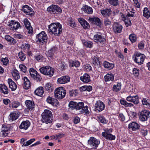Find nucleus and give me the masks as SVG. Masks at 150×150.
<instances>
[{"mask_svg":"<svg viewBox=\"0 0 150 150\" xmlns=\"http://www.w3.org/2000/svg\"><path fill=\"white\" fill-rule=\"evenodd\" d=\"M52 120V112L48 110H45L42 114L41 121L43 123L47 124L51 123Z\"/></svg>","mask_w":150,"mask_h":150,"instance_id":"obj_1","label":"nucleus"},{"mask_svg":"<svg viewBox=\"0 0 150 150\" xmlns=\"http://www.w3.org/2000/svg\"><path fill=\"white\" fill-rule=\"evenodd\" d=\"M54 94L55 97L58 99H62L65 96L66 91L63 87H59L55 90Z\"/></svg>","mask_w":150,"mask_h":150,"instance_id":"obj_2","label":"nucleus"},{"mask_svg":"<svg viewBox=\"0 0 150 150\" xmlns=\"http://www.w3.org/2000/svg\"><path fill=\"white\" fill-rule=\"evenodd\" d=\"M146 56L143 54L137 53L134 55L133 58L134 61L139 65L143 64Z\"/></svg>","mask_w":150,"mask_h":150,"instance_id":"obj_3","label":"nucleus"},{"mask_svg":"<svg viewBox=\"0 0 150 150\" xmlns=\"http://www.w3.org/2000/svg\"><path fill=\"white\" fill-rule=\"evenodd\" d=\"M40 72L46 75L52 76L54 74V71L52 68L50 66L42 67L39 69Z\"/></svg>","mask_w":150,"mask_h":150,"instance_id":"obj_4","label":"nucleus"},{"mask_svg":"<svg viewBox=\"0 0 150 150\" xmlns=\"http://www.w3.org/2000/svg\"><path fill=\"white\" fill-rule=\"evenodd\" d=\"M75 109L76 110H81L80 111L81 113H85V114L88 115L90 113L89 111L88 110V107L85 106L84 107V103L82 102L76 103Z\"/></svg>","mask_w":150,"mask_h":150,"instance_id":"obj_5","label":"nucleus"},{"mask_svg":"<svg viewBox=\"0 0 150 150\" xmlns=\"http://www.w3.org/2000/svg\"><path fill=\"white\" fill-rule=\"evenodd\" d=\"M36 38L38 39L37 41L42 44L46 42L47 38V34L44 31H42L37 35Z\"/></svg>","mask_w":150,"mask_h":150,"instance_id":"obj_6","label":"nucleus"},{"mask_svg":"<svg viewBox=\"0 0 150 150\" xmlns=\"http://www.w3.org/2000/svg\"><path fill=\"white\" fill-rule=\"evenodd\" d=\"M29 72L31 76L34 79L37 81H40L42 79L41 76L37 71L33 68H30Z\"/></svg>","mask_w":150,"mask_h":150,"instance_id":"obj_7","label":"nucleus"},{"mask_svg":"<svg viewBox=\"0 0 150 150\" xmlns=\"http://www.w3.org/2000/svg\"><path fill=\"white\" fill-rule=\"evenodd\" d=\"M89 145L94 149L98 147L100 144V141L94 137H91L88 141Z\"/></svg>","mask_w":150,"mask_h":150,"instance_id":"obj_8","label":"nucleus"},{"mask_svg":"<svg viewBox=\"0 0 150 150\" xmlns=\"http://www.w3.org/2000/svg\"><path fill=\"white\" fill-rule=\"evenodd\" d=\"M112 131V130L111 129H110L109 130L107 129L105 132L102 133V135L107 139L110 140H114L115 139V136L110 133Z\"/></svg>","mask_w":150,"mask_h":150,"instance_id":"obj_9","label":"nucleus"},{"mask_svg":"<svg viewBox=\"0 0 150 150\" xmlns=\"http://www.w3.org/2000/svg\"><path fill=\"white\" fill-rule=\"evenodd\" d=\"M8 25L11 27L10 29L12 30H16L20 27V24L18 22L12 20L8 23Z\"/></svg>","mask_w":150,"mask_h":150,"instance_id":"obj_10","label":"nucleus"},{"mask_svg":"<svg viewBox=\"0 0 150 150\" xmlns=\"http://www.w3.org/2000/svg\"><path fill=\"white\" fill-rule=\"evenodd\" d=\"M149 112L146 110L142 111L140 113L139 116L140 120L142 121H144L147 120L149 117Z\"/></svg>","mask_w":150,"mask_h":150,"instance_id":"obj_11","label":"nucleus"},{"mask_svg":"<svg viewBox=\"0 0 150 150\" xmlns=\"http://www.w3.org/2000/svg\"><path fill=\"white\" fill-rule=\"evenodd\" d=\"M88 20L92 23L99 27H101L102 24L100 20L98 17H89Z\"/></svg>","mask_w":150,"mask_h":150,"instance_id":"obj_12","label":"nucleus"},{"mask_svg":"<svg viewBox=\"0 0 150 150\" xmlns=\"http://www.w3.org/2000/svg\"><path fill=\"white\" fill-rule=\"evenodd\" d=\"M47 11L55 13L56 12L61 13L62 11L61 8L56 5H52L49 7L47 8Z\"/></svg>","mask_w":150,"mask_h":150,"instance_id":"obj_13","label":"nucleus"},{"mask_svg":"<svg viewBox=\"0 0 150 150\" xmlns=\"http://www.w3.org/2000/svg\"><path fill=\"white\" fill-rule=\"evenodd\" d=\"M24 23L25 25L28 30L29 34H32L33 33V30L30 25V23L28 19L25 18L24 20Z\"/></svg>","mask_w":150,"mask_h":150,"instance_id":"obj_14","label":"nucleus"},{"mask_svg":"<svg viewBox=\"0 0 150 150\" xmlns=\"http://www.w3.org/2000/svg\"><path fill=\"white\" fill-rule=\"evenodd\" d=\"M57 23H51L48 26L49 32L50 34H53L54 35L55 34H57V32L55 31L57 30Z\"/></svg>","mask_w":150,"mask_h":150,"instance_id":"obj_15","label":"nucleus"},{"mask_svg":"<svg viewBox=\"0 0 150 150\" xmlns=\"http://www.w3.org/2000/svg\"><path fill=\"white\" fill-rule=\"evenodd\" d=\"M26 140V139L24 138H22L21 139L20 143L22 144V147L30 145L35 140V139L33 138L25 142Z\"/></svg>","mask_w":150,"mask_h":150,"instance_id":"obj_16","label":"nucleus"},{"mask_svg":"<svg viewBox=\"0 0 150 150\" xmlns=\"http://www.w3.org/2000/svg\"><path fill=\"white\" fill-rule=\"evenodd\" d=\"M32 9L28 5L24 6L23 7L22 10L27 14L30 16H33L34 14V11H32Z\"/></svg>","mask_w":150,"mask_h":150,"instance_id":"obj_17","label":"nucleus"},{"mask_svg":"<svg viewBox=\"0 0 150 150\" xmlns=\"http://www.w3.org/2000/svg\"><path fill=\"white\" fill-rule=\"evenodd\" d=\"M93 39L96 42H99L100 43L103 42L105 41V39L103 36L101 35L100 33L94 35Z\"/></svg>","mask_w":150,"mask_h":150,"instance_id":"obj_18","label":"nucleus"},{"mask_svg":"<svg viewBox=\"0 0 150 150\" xmlns=\"http://www.w3.org/2000/svg\"><path fill=\"white\" fill-rule=\"evenodd\" d=\"M70 81V78L67 76H62L58 78L57 82L58 83L63 84L67 83Z\"/></svg>","mask_w":150,"mask_h":150,"instance_id":"obj_19","label":"nucleus"},{"mask_svg":"<svg viewBox=\"0 0 150 150\" xmlns=\"http://www.w3.org/2000/svg\"><path fill=\"white\" fill-rule=\"evenodd\" d=\"M78 21L84 29H86L89 28V24L84 19L79 18L78 19Z\"/></svg>","mask_w":150,"mask_h":150,"instance_id":"obj_20","label":"nucleus"},{"mask_svg":"<svg viewBox=\"0 0 150 150\" xmlns=\"http://www.w3.org/2000/svg\"><path fill=\"white\" fill-rule=\"evenodd\" d=\"M140 127L139 125L135 122L130 123L128 125V128L131 129L133 131H135L139 129Z\"/></svg>","mask_w":150,"mask_h":150,"instance_id":"obj_21","label":"nucleus"},{"mask_svg":"<svg viewBox=\"0 0 150 150\" xmlns=\"http://www.w3.org/2000/svg\"><path fill=\"white\" fill-rule=\"evenodd\" d=\"M122 29V26L117 23H115L113 25V30L115 33H120Z\"/></svg>","mask_w":150,"mask_h":150,"instance_id":"obj_22","label":"nucleus"},{"mask_svg":"<svg viewBox=\"0 0 150 150\" xmlns=\"http://www.w3.org/2000/svg\"><path fill=\"white\" fill-rule=\"evenodd\" d=\"M30 125V122L28 120L22 122L19 126L20 129L26 130Z\"/></svg>","mask_w":150,"mask_h":150,"instance_id":"obj_23","label":"nucleus"},{"mask_svg":"<svg viewBox=\"0 0 150 150\" xmlns=\"http://www.w3.org/2000/svg\"><path fill=\"white\" fill-rule=\"evenodd\" d=\"M46 101L47 103L53 105H56L59 103L57 99L50 96L47 97L46 99Z\"/></svg>","mask_w":150,"mask_h":150,"instance_id":"obj_24","label":"nucleus"},{"mask_svg":"<svg viewBox=\"0 0 150 150\" xmlns=\"http://www.w3.org/2000/svg\"><path fill=\"white\" fill-rule=\"evenodd\" d=\"M105 108V105L100 101H97L96 104V108L97 110L99 112L102 111Z\"/></svg>","mask_w":150,"mask_h":150,"instance_id":"obj_25","label":"nucleus"},{"mask_svg":"<svg viewBox=\"0 0 150 150\" xmlns=\"http://www.w3.org/2000/svg\"><path fill=\"white\" fill-rule=\"evenodd\" d=\"M10 130V128L9 127L7 126V125H2L1 131L2 132H4L2 134L3 136H7L8 134V132Z\"/></svg>","mask_w":150,"mask_h":150,"instance_id":"obj_26","label":"nucleus"},{"mask_svg":"<svg viewBox=\"0 0 150 150\" xmlns=\"http://www.w3.org/2000/svg\"><path fill=\"white\" fill-rule=\"evenodd\" d=\"M8 83L9 84V87L11 89L12 91H14L17 88V86L16 83L11 79H8Z\"/></svg>","mask_w":150,"mask_h":150,"instance_id":"obj_27","label":"nucleus"},{"mask_svg":"<svg viewBox=\"0 0 150 150\" xmlns=\"http://www.w3.org/2000/svg\"><path fill=\"white\" fill-rule=\"evenodd\" d=\"M0 90L1 92L4 94H7L9 92L7 87L4 84H0Z\"/></svg>","mask_w":150,"mask_h":150,"instance_id":"obj_28","label":"nucleus"},{"mask_svg":"<svg viewBox=\"0 0 150 150\" xmlns=\"http://www.w3.org/2000/svg\"><path fill=\"white\" fill-rule=\"evenodd\" d=\"M23 88L25 89H28L30 87V81L26 77H24L23 78Z\"/></svg>","mask_w":150,"mask_h":150,"instance_id":"obj_29","label":"nucleus"},{"mask_svg":"<svg viewBox=\"0 0 150 150\" xmlns=\"http://www.w3.org/2000/svg\"><path fill=\"white\" fill-rule=\"evenodd\" d=\"M80 79L82 81L85 83H87L90 81V76L87 74H85L83 76H81Z\"/></svg>","mask_w":150,"mask_h":150,"instance_id":"obj_30","label":"nucleus"},{"mask_svg":"<svg viewBox=\"0 0 150 150\" xmlns=\"http://www.w3.org/2000/svg\"><path fill=\"white\" fill-rule=\"evenodd\" d=\"M25 104L27 108L29 110H32L34 107L35 104L33 101L27 100L25 101Z\"/></svg>","mask_w":150,"mask_h":150,"instance_id":"obj_31","label":"nucleus"},{"mask_svg":"<svg viewBox=\"0 0 150 150\" xmlns=\"http://www.w3.org/2000/svg\"><path fill=\"white\" fill-rule=\"evenodd\" d=\"M121 17L122 18V20L125 22V24L126 26L128 27L131 25V23L130 19L129 18H127L125 16V15L122 14L121 15Z\"/></svg>","mask_w":150,"mask_h":150,"instance_id":"obj_32","label":"nucleus"},{"mask_svg":"<svg viewBox=\"0 0 150 150\" xmlns=\"http://www.w3.org/2000/svg\"><path fill=\"white\" fill-rule=\"evenodd\" d=\"M44 93L43 88L40 87L37 88L35 91V93L37 95L41 97Z\"/></svg>","mask_w":150,"mask_h":150,"instance_id":"obj_33","label":"nucleus"},{"mask_svg":"<svg viewBox=\"0 0 150 150\" xmlns=\"http://www.w3.org/2000/svg\"><path fill=\"white\" fill-rule=\"evenodd\" d=\"M9 117L10 120L13 121L18 119L19 117V114L17 112H13L10 114Z\"/></svg>","mask_w":150,"mask_h":150,"instance_id":"obj_34","label":"nucleus"},{"mask_svg":"<svg viewBox=\"0 0 150 150\" xmlns=\"http://www.w3.org/2000/svg\"><path fill=\"white\" fill-rule=\"evenodd\" d=\"M83 10L84 12L88 14H91L93 13V10L92 8L86 5L83 7Z\"/></svg>","mask_w":150,"mask_h":150,"instance_id":"obj_35","label":"nucleus"},{"mask_svg":"<svg viewBox=\"0 0 150 150\" xmlns=\"http://www.w3.org/2000/svg\"><path fill=\"white\" fill-rule=\"evenodd\" d=\"M104 78L105 81H112L114 79V76L112 74H108L105 76Z\"/></svg>","mask_w":150,"mask_h":150,"instance_id":"obj_36","label":"nucleus"},{"mask_svg":"<svg viewBox=\"0 0 150 150\" xmlns=\"http://www.w3.org/2000/svg\"><path fill=\"white\" fill-rule=\"evenodd\" d=\"M103 66L105 68H107L109 69H112L114 67V65L113 64L110 63L106 61H104L103 62Z\"/></svg>","mask_w":150,"mask_h":150,"instance_id":"obj_37","label":"nucleus"},{"mask_svg":"<svg viewBox=\"0 0 150 150\" xmlns=\"http://www.w3.org/2000/svg\"><path fill=\"white\" fill-rule=\"evenodd\" d=\"M111 12V10L110 9H106L103 10L101 11L102 14L104 16H109Z\"/></svg>","mask_w":150,"mask_h":150,"instance_id":"obj_38","label":"nucleus"},{"mask_svg":"<svg viewBox=\"0 0 150 150\" xmlns=\"http://www.w3.org/2000/svg\"><path fill=\"white\" fill-rule=\"evenodd\" d=\"M82 42L84 46L86 47L91 48L93 46V43L91 41H87L83 40Z\"/></svg>","mask_w":150,"mask_h":150,"instance_id":"obj_39","label":"nucleus"},{"mask_svg":"<svg viewBox=\"0 0 150 150\" xmlns=\"http://www.w3.org/2000/svg\"><path fill=\"white\" fill-rule=\"evenodd\" d=\"M57 30L55 31L57 32V34H55V35L58 36L61 34L62 32V25L59 23H57Z\"/></svg>","mask_w":150,"mask_h":150,"instance_id":"obj_40","label":"nucleus"},{"mask_svg":"<svg viewBox=\"0 0 150 150\" xmlns=\"http://www.w3.org/2000/svg\"><path fill=\"white\" fill-rule=\"evenodd\" d=\"M121 84L120 83H117L116 85L113 86L112 90L115 92L120 91L121 88Z\"/></svg>","mask_w":150,"mask_h":150,"instance_id":"obj_41","label":"nucleus"},{"mask_svg":"<svg viewBox=\"0 0 150 150\" xmlns=\"http://www.w3.org/2000/svg\"><path fill=\"white\" fill-rule=\"evenodd\" d=\"M144 16L148 19L150 17V12L147 8H144L143 10Z\"/></svg>","mask_w":150,"mask_h":150,"instance_id":"obj_42","label":"nucleus"},{"mask_svg":"<svg viewBox=\"0 0 150 150\" xmlns=\"http://www.w3.org/2000/svg\"><path fill=\"white\" fill-rule=\"evenodd\" d=\"M12 75L14 79L16 80H18L20 77L19 74L16 70H14L13 71Z\"/></svg>","mask_w":150,"mask_h":150,"instance_id":"obj_43","label":"nucleus"},{"mask_svg":"<svg viewBox=\"0 0 150 150\" xmlns=\"http://www.w3.org/2000/svg\"><path fill=\"white\" fill-rule=\"evenodd\" d=\"M45 89L49 92H52L53 90V85L50 83H47L45 87Z\"/></svg>","mask_w":150,"mask_h":150,"instance_id":"obj_44","label":"nucleus"},{"mask_svg":"<svg viewBox=\"0 0 150 150\" xmlns=\"http://www.w3.org/2000/svg\"><path fill=\"white\" fill-rule=\"evenodd\" d=\"M100 62L99 58L96 57H94L93 58L92 63L94 65H100Z\"/></svg>","mask_w":150,"mask_h":150,"instance_id":"obj_45","label":"nucleus"},{"mask_svg":"<svg viewBox=\"0 0 150 150\" xmlns=\"http://www.w3.org/2000/svg\"><path fill=\"white\" fill-rule=\"evenodd\" d=\"M97 118L98 121L101 123L103 124L107 123V121L103 116H98L97 117Z\"/></svg>","mask_w":150,"mask_h":150,"instance_id":"obj_46","label":"nucleus"},{"mask_svg":"<svg viewBox=\"0 0 150 150\" xmlns=\"http://www.w3.org/2000/svg\"><path fill=\"white\" fill-rule=\"evenodd\" d=\"M129 39L131 42H134L136 40V35L134 34H131L129 36Z\"/></svg>","mask_w":150,"mask_h":150,"instance_id":"obj_47","label":"nucleus"},{"mask_svg":"<svg viewBox=\"0 0 150 150\" xmlns=\"http://www.w3.org/2000/svg\"><path fill=\"white\" fill-rule=\"evenodd\" d=\"M55 48H52L49 50L47 53V54L49 57H51L53 55L55 51Z\"/></svg>","mask_w":150,"mask_h":150,"instance_id":"obj_48","label":"nucleus"},{"mask_svg":"<svg viewBox=\"0 0 150 150\" xmlns=\"http://www.w3.org/2000/svg\"><path fill=\"white\" fill-rule=\"evenodd\" d=\"M78 92L76 90H72L69 91V95L71 96H75L78 94Z\"/></svg>","mask_w":150,"mask_h":150,"instance_id":"obj_49","label":"nucleus"},{"mask_svg":"<svg viewBox=\"0 0 150 150\" xmlns=\"http://www.w3.org/2000/svg\"><path fill=\"white\" fill-rule=\"evenodd\" d=\"M109 4L113 6H116L118 4V0H108Z\"/></svg>","mask_w":150,"mask_h":150,"instance_id":"obj_50","label":"nucleus"},{"mask_svg":"<svg viewBox=\"0 0 150 150\" xmlns=\"http://www.w3.org/2000/svg\"><path fill=\"white\" fill-rule=\"evenodd\" d=\"M142 102L143 105H145V107L147 108H150V103L149 102L145 99H143Z\"/></svg>","mask_w":150,"mask_h":150,"instance_id":"obj_51","label":"nucleus"},{"mask_svg":"<svg viewBox=\"0 0 150 150\" xmlns=\"http://www.w3.org/2000/svg\"><path fill=\"white\" fill-rule=\"evenodd\" d=\"M76 103L72 101L70 102L69 104V108L71 109H75L76 105Z\"/></svg>","mask_w":150,"mask_h":150,"instance_id":"obj_52","label":"nucleus"},{"mask_svg":"<svg viewBox=\"0 0 150 150\" xmlns=\"http://www.w3.org/2000/svg\"><path fill=\"white\" fill-rule=\"evenodd\" d=\"M132 102L135 104L139 103V97L138 96H132Z\"/></svg>","mask_w":150,"mask_h":150,"instance_id":"obj_53","label":"nucleus"},{"mask_svg":"<svg viewBox=\"0 0 150 150\" xmlns=\"http://www.w3.org/2000/svg\"><path fill=\"white\" fill-rule=\"evenodd\" d=\"M18 56L19 58L22 61H24L25 59V55L22 51L18 53Z\"/></svg>","mask_w":150,"mask_h":150,"instance_id":"obj_54","label":"nucleus"},{"mask_svg":"<svg viewBox=\"0 0 150 150\" xmlns=\"http://www.w3.org/2000/svg\"><path fill=\"white\" fill-rule=\"evenodd\" d=\"M111 21L108 18H106L104 20V24L105 26H109L111 24Z\"/></svg>","mask_w":150,"mask_h":150,"instance_id":"obj_55","label":"nucleus"},{"mask_svg":"<svg viewBox=\"0 0 150 150\" xmlns=\"http://www.w3.org/2000/svg\"><path fill=\"white\" fill-rule=\"evenodd\" d=\"M71 67H79L80 63L78 61H72L71 64Z\"/></svg>","mask_w":150,"mask_h":150,"instance_id":"obj_56","label":"nucleus"},{"mask_svg":"<svg viewBox=\"0 0 150 150\" xmlns=\"http://www.w3.org/2000/svg\"><path fill=\"white\" fill-rule=\"evenodd\" d=\"M19 68L22 71L25 73L26 72V67L23 64H20L19 66Z\"/></svg>","mask_w":150,"mask_h":150,"instance_id":"obj_57","label":"nucleus"},{"mask_svg":"<svg viewBox=\"0 0 150 150\" xmlns=\"http://www.w3.org/2000/svg\"><path fill=\"white\" fill-rule=\"evenodd\" d=\"M144 43L142 41H141L138 45V47L139 48V49L140 50H143L144 48Z\"/></svg>","mask_w":150,"mask_h":150,"instance_id":"obj_58","label":"nucleus"},{"mask_svg":"<svg viewBox=\"0 0 150 150\" xmlns=\"http://www.w3.org/2000/svg\"><path fill=\"white\" fill-rule=\"evenodd\" d=\"M20 105V103L18 102H14L12 105L13 108H16Z\"/></svg>","mask_w":150,"mask_h":150,"instance_id":"obj_59","label":"nucleus"},{"mask_svg":"<svg viewBox=\"0 0 150 150\" xmlns=\"http://www.w3.org/2000/svg\"><path fill=\"white\" fill-rule=\"evenodd\" d=\"M141 132L142 135L144 136H145L147 134V131L146 129H142L141 130Z\"/></svg>","mask_w":150,"mask_h":150,"instance_id":"obj_60","label":"nucleus"},{"mask_svg":"<svg viewBox=\"0 0 150 150\" xmlns=\"http://www.w3.org/2000/svg\"><path fill=\"white\" fill-rule=\"evenodd\" d=\"M22 46L23 48L27 50H29L30 48V45L29 44H24Z\"/></svg>","mask_w":150,"mask_h":150,"instance_id":"obj_61","label":"nucleus"},{"mask_svg":"<svg viewBox=\"0 0 150 150\" xmlns=\"http://www.w3.org/2000/svg\"><path fill=\"white\" fill-rule=\"evenodd\" d=\"M1 60V61L3 62V64L5 65H7L8 63V59L6 58H2Z\"/></svg>","mask_w":150,"mask_h":150,"instance_id":"obj_62","label":"nucleus"},{"mask_svg":"<svg viewBox=\"0 0 150 150\" xmlns=\"http://www.w3.org/2000/svg\"><path fill=\"white\" fill-rule=\"evenodd\" d=\"M133 74L136 75L139 74V70L136 68H134L133 69Z\"/></svg>","mask_w":150,"mask_h":150,"instance_id":"obj_63","label":"nucleus"},{"mask_svg":"<svg viewBox=\"0 0 150 150\" xmlns=\"http://www.w3.org/2000/svg\"><path fill=\"white\" fill-rule=\"evenodd\" d=\"M80 119L78 117H75L74 119V122L75 124H77L80 122Z\"/></svg>","mask_w":150,"mask_h":150,"instance_id":"obj_64","label":"nucleus"}]
</instances>
